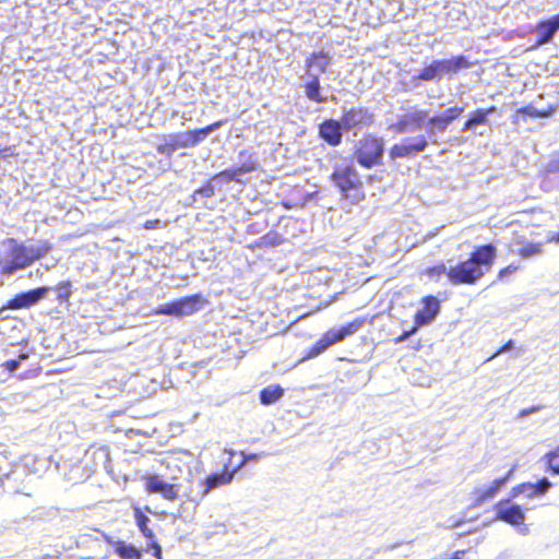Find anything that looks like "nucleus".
<instances>
[{"mask_svg": "<svg viewBox=\"0 0 559 559\" xmlns=\"http://www.w3.org/2000/svg\"><path fill=\"white\" fill-rule=\"evenodd\" d=\"M498 255L497 248L491 245L475 247L465 260L449 267L447 280L451 285H476L493 266Z\"/></svg>", "mask_w": 559, "mask_h": 559, "instance_id": "nucleus-1", "label": "nucleus"}, {"mask_svg": "<svg viewBox=\"0 0 559 559\" xmlns=\"http://www.w3.org/2000/svg\"><path fill=\"white\" fill-rule=\"evenodd\" d=\"M8 241L11 245L7 252L8 259H0V275L2 276H10L20 270L26 269L34 261L47 255L52 249V245L48 240H43L37 247L31 249L13 238Z\"/></svg>", "mask_w": 559, "mask_h": 559, "instance_id": "nucleus-2", "label": "nucleus"}, {"mask_svg": "<svg viewBox=\"0 0 559 559\" xmlns=\"http://www.w3.org/2000/svg\"><path fill=\"white\" fill-rule=\"evenodd\" d=\"M330 179L348 204L356 205L366 199L362 180L353 163L335 165Z\"/></svg>", "mask_w": 559, "mask_h": 559, "instance_id": "nucleus-3", "label": "nucleus"}, {"mask_svg": "<svg viewBox=\"0 0 559 559\" xmlns=\"http://www.w3.org/2000/svg\"><path fill=\"white\" fill-rule=\"evenodd\" d=\"M225 123L224 119L216 120L203 128L164 135L163 142L156 146L160 155L171 157L179 148L193 147L201 143L210 133L218 130Z\"/></svg>", "mask_w": 559, "mask_h": 559, "instance_id": "nucleus-4", "label": "nucleus"}, {"mask_svg": "<svg viewBox=\"0 0 559 559\" xmlns=\"http://www.w3.org/2000/svg\"><path fill=\"white\" fill-rule=\"evenodd\" d=\"M384 141L372 133H366L355 145L354 155L359 165L365 168L382 164Z\"/></svg>", "mask_w": 559, "mask_h": 559, "instance_id": "nucleus-5", "label": "nucleus"}, {"mask_svg": "<svg viewBox=\"0 0 559 559\" xmlns=\"http://www.w3.org/2000/svg\"><path fill=\"white\" fill-rule=\"evenodd\" d=\"M365 318H356L337 329H330L325 331L321 337L309 348L307 357H316L325 352L331 346L342 342L349 335L357 332L365 324Z\"/></svg>", "mask_w": 559, "mask_h": 559, "instance_id": "nucleus-6", "label": "nucleus"}, {"mask_svg": "<svg viewBox=\"0 0 559 559\" xmlns=\"http://www.w3.org/2000/svg\"><path fill=\"white\" fill-rule=\"evenodd\" d=\"M239 157L246 158L239 166L224 169L211 177V180H219L224 183L239 182V177L250 174L259 168V163L248 150H241Z\"/></svg>", "mask_w": 559, "mask_h": 559, "instance_id": "nucleus-7", "label": "nucleus"}, {"mask_svg": "<svg viewBox=\"0 0 559 559\" xmlns=\"http://www.w3.org/2000/svg\"><path fill=\"white\" fill-rule=\"evenodd\" d=\"M428 146L425 135L420 134L415 138H405L400 143L393 144L389 150L391 159L411 158L424 152Z\"/></svg>", "mask_w": 559, "mask_h": 559, "instance_id": "nucleus-8", "label": "nucleus"}, {"mask_svg": "<svg viewBox=\"0 0 559 559\" xmlns=\"http://www.w3.org/2000/svg\"><path fill=\"white\" fill-rule=\"evenodd\" d=\"M344 131L365 129L373 124L374 115L366 107L357 106L345 110L340 119Z\"/></svg>", "mask_w": 559, "mask_h": 559, "instance_id": "nucleus-9", "label": "nucleus"}, {"mask_svg": "<svg viewBox=\"0 0 559 559\" xmlns=\"http://www.w3.org/2000/svg\"><path fill=\"white\" fill-rule=\"evenodd\" d=\"M49 290L50 288L48 286H40L24 293L16 294L14 297L9 299L0 310H17L31 308L44 299Z\"/></svg>", "mask_w": 559, "mask_h": 559, "instance_id": "nucleus-10", "label": "nucleus"}, {"mask_svg": "<svg viewBox=\"0 0 559 559\" xmlns=\"http://www.w3.org/2000/svg\"><path fill=\"white\" fill-rule=\"evenodd\" d=\"M495 520L502 521L513 526L522 525L525 521V509L511 503L510 498L499 500L496 506Z\"/></svg>", "mask_w": 559, "mask_h": 559, "instance_id": "nucleus-11", "label": "nucleus"}, {"mask_svg": "<svg viewBox=\"0 0 559 559\" xmlns=\"http://www.w3.org/2000/svg\"><path fill=\"white\" fill-rule=\"evenodd\" d=\"M319 138L330 146H338L343 140V124L336 119H324L318 127Z\"/></svg>", "mask_w": 559, "mask_h": 559, "instance_id": "nucleus-12", "label": "nucleus"}, {"mask_svg": "<svg viewBox=\"0 0 559 559\" xmlns=\"http://www.w3.org/2000/svg\"><path fill=\"white\" fill-rule=\"evenodd\" d=\"M145 490L148 493H159L164 499L170 501L178 498V485L165 483L156 474L145 477Z\"/></svg>", "mask_w": 559, "mask_h": 559, "instance_id": "nucleus-13", "label": "nucleus"}, {"mask_svg": "<svg viewBox=\"0 0 559 559\" xmlns=\"http://www.w3.org/2000/svg\"><path fill=\"white\" fill-rule=\"evenodd\" d=\"M421 304L423 307L414 316V323L418 328L431 323L440 311V300L432 295L423 297Z\"/></svg>", "mask_w": 559, "mask_h": 559, "instance_id": "nucleus-14", "label": "nucleus"}, {"mask_svg": "<svg viewBox=\"0 0 559 559\" xmlns=\"http://www.w3.org/2000/svg\"><path fill=\"white\" fill-rule=\"evenodd\" d=\"M245 461H242L240 464H238L236 467L228 471L225 468L224 471L219 473H213L206 476L203 483H201V486L203 487L201 495L199 496V499H202L205 497L212 489L227 485L231 481L233 476L235 472L240 468L243 465Z\"/></svg>", "mask_w": 559, "mask_h": 559, "instance_id": "nucleus-15", "label": "nucleus"}, {"mask_svg": "<svg viewBox=\"0 0 559 559\" xmlns=\"http://www.w3.org/2000/svg\"><path fill=\"white\" fill-rule=\"evenodd\" d=\"M559 29V13L547 20H542L536 25V46L549 43Z\"/></svg>", "mask_w": 559, "mask_h": 559, "instance_id": "nucleus-16", "label": "nucleus"}, {"mask_svg": "<svg viewBox=\"0 0 559 559\" xmlns=\"http://www.w3.org/2000/svg\"><path fill=\"white\" fill-rule=\"evenodd\" d=\"M427 112L424 110H416L399 118L395 123V130L399 133H405L407 131L421 128Z\"/></svg>", "mask_w": 559, "mask_h": 559, "instance_id": "nucleus-17", "label": "nucleus"}, {"mask_svg": "<svg viewBox=\"0 0 559 559\" xmlns=\"http://www.w3.org/2000/svg\"><path fill=\"white\" fill-rule=\"evenodd\" d=\"M464 112V107L454 106L445 109L441 115L433 116L429 119V123L439 132H444L448 127Z\"/></svg>", "mask_w": 559, "mask_h": 559, "instance_id": "nucleus-18", "label": "nucleus"}, {"mask_svg": "<svg viewBox=\"0 0 559 559\" xmlns=\"http://www.w3.org/2000/svg\"><path fill=\"white\" fill-rule=\"evenodd\" d=\"M440 69L441 75L443 74H454L462 69H468L474 66V62H471L465 56L459 55L451 59H440L437 60Z\"/></svg>", "mask_w": 559, "mask_h": 559, "instance_id": "nucleus-19", "label": "nucleus"}, {"mask_svg": "<svg viewBox=\"0 0 559 559\" xmlns=\"http://www.w3.org/2000/svg\"><path fill=\"white\" fill-rule=\"evenodd\" d=\"M183 317L192 316L204 308L209 300L202 294H193L180 298Z\"/></svg>", "mask_w": 559, "mask_h": 559, "instance_id": "nucleus-20", "label": "nucleus"}, {"mask_svg": "<svg viewBox=\"0 0 559 559\" xmlns=\"http://www.w3.org/2000/svg\"><path fill=\"white\" fill-rule=\"evenodd\" d=\"M331 63V57L329 52L320 50L313 51L306 59L305 67L307 70L317 69L320 73H325Z\"/></svg>", "mask_w": 559, "mask_h": 559, "instance_id": "nucleus-21", "label": "nucleus"}, {"mask_svg": "<svg viewBox=\"0 0 559 559\" xmlns=\"http://www.w3.org/2000/svg\"><path fill=\"white\" fill-rule=\"evenodd\" d=\"M285 242V237L276 230H270L259 239H257L253 243L249 246L250 249H267L277 247Z\"/></svg>", "mask_w": 559, "mask_h": 559, "instance_id": "nucleus-22", "label": "nucleus"}, {"mask_svg": "<svg viewBox=\"0 0 559 559\" xmlns=\"http://www.w3.org/2000/svg\"><path fill=\"white\" fill-rule=\"evenodd\" d=\"M302 86L305 95L309 100L316 104H322L325 102V97L322 95L321 83L318 75H312Z\"/></svg>", "mask_w": 559, "mask_h": 559, "instance_id": "nucleus-23", "label": "nucleus"}, {"mask_svg": "<svg viewBox=\"0 0 559 559\" xmlns=\"http://www.w3.org/2000/svg\"><path fill=\"white\" fill-rule=\"evenodd\" d=\"M496 111L495 106H490L488 108H479L474 110L468 119L464 122L462 130L469 131L474 129L476 126L485 124L487 122V118L489 115Z\"/></svg>", "mask_w": 559, "mask_h": 559, "instance_id": "nucleus-24", "label": "nucleus"}, {"mask_svg": "<svg viewBox=\"0 0 559 559\" xmlns=\"http://www.w3.org/2000/svg\"><path fill=\"white\" fill-rule=\"evenodd\" d=\"M552 107L546 109H536L533 105L530 104L516 109L512 116V122L519 123L521 121V116H530L532 118H546L552 115Z\"/></svg>", "mask_w": 559, "mask_h": 559, "instance_id": "nucleus-25", "label": "nucleus"}, {"mask_svg": "<svg viewBox=\"0 0 559 559\" xmlns=\"http://www.w3.org/2000/svg\"><path fill=\"white\" fill-rule=\"evenodd\" d=\"M114 550L120 559H142V551L124 540L115 542Z\"/></svg>", "mask_w": 559, "mask_h": 559, "instance_id": "nucleus-26", "label": "nucleus"}, {"mask_svg": "<svg viewBox=\"0 0 559 559\" xmlns=\"http://www.w3.org/2000/svg\"><path fill=\"white\" fill-rule=\"evenodd\" d=\"M133 514L135 524L140 530L141 534L143 535V537H145L146 539H152L153 537H155L154 531L148 526L151 522L150 518L145 515L139 507H134Z\"/></svg>", "mask_w": 559, "mask_h": 559, "instance_id": "nucleus-27", "label": "nucleus"}, {"mask_svg": "<svg viewBox=\"0 0 559 559\" xmlns=\"http://www.w3.org/2000/svg\"><path fill=\"white\" fill-rule=\"evenodd\" d=\"M154 316H174L176 318H182L180 298L170 302L159 305L151 311Z\"/></svg>", "mask_w": 559, "mask_h": 559, "instance_id": "nucleus-28", "label": "nucleus"}, {"mask_svg": "<svg viewBox=\"0 0 559 559\" xmlns=\"http://www.w3.org/2000/svg\"><path fill=\"white\" fill-rule=\"evenodd\" d=\"M542 462L546 473L559 475V445L546 452L542 457Z\"/></svg>", "mask_w": 559, "mask_h": 559, "instance_id": "nucleus-29", "label": "nucleus"}, {"mask_svg": "<svg viewBox=\"0 0 559 559\" xmlns=\"http://www.w3.org/2000/svg\"><path fill=\"white\" fill-rule=\"evenodd\" d=\"M284 394V389L278 385H270L261 390L259 396L263 405H270L278 401Z\"/></svg>", "mask_w": 559, "mask_h": 559, "instance_id": "nucleus-30", "label": "nucleus"}, {"mask_svg": "<svg viewBox=\"0 0 559 559\" xmlns=\"http://www.w3.org/2000/svg\"><path fill=\"white\" fill-rule=\"evenodd\" d=\"M442 75L440 73L438 61L435 60L430 64L424 67L419 73L417 74L416 79L419 81H432L436 79H440Z\"/></svg>", "mask_w": 559, "mask_h": 559, "instance_id": "nucleus-31", "label": "nucleus"}, {"mask_svg": "<svg viewBox=\"0 0 559 559\" xmlns=\"http://www.w3.org/2000/svg\"><path fill=\"white\" fill-rule=\"evenodd\" d=\"M523 487H528V497L545 495L551 487V483L546 478H540L537 483H523Z\"/></svg>", "mask_w": 559, "mask_h": 559, "instance_id": "nucleus-32", "label": "nucleus"}, {"mask_svg": "<svg viewBox=\"0 0 559 559\" xmlns=\"http://www.w3.org/2000/svg\"><path fill=\"white\" fill-rule=\"evenodd\" d=\"M543 252L542 242H526L518 251L516 254L522 259H528Z\"/></svg>", "mask_w": 559, "mask_h": 559, "instance_id": "nucleus-33", "label": "nucleus"}, {"mask_svg": "<svg viewBox=\"0 0 559 559\" xmlns=\"http://www.w3.org/2000/svg\"><path fill=\"white\" fill-rule=\"evenodd\" d=\"M57 301L59 304L68 302L72 295V285L70 281H61L56 284Z\"/></svg>", "mask_w": 559, "mask_h": 559, "instance_id": "nucleus-34", "label": "nucleus"}, {"mask_svg": "<svg viewBox=\"0 0 559 559\" xmlns=\"http://www.w3.org/2000/svg\"><path fill=\"white\" fill-rule=\"evenodd\" d=\"M499 491L491 485L486 488L476 489L474 491V500L477 504L484 503L485 501L493 498Z\"/></svg>", "mask_w": 559, "mask_h": 559, "instance_id": "nucleus-35", "label": "nucleus"}, {"mask_svg": "<svg viewBox=\"0 0 559 559\" xmlns=\"http://www.w3.org/2000/svg\"><path fill=\"white\" fill-rule=\"evenodd\" d=\"M499 491L491 485L486 488L476 489L474 491V500L477 504L484 503L485 501L493 498Z\"/></svg>", "mask_w": 559, "mask_h": 559, "instance_id": "nucleus-36", "label": "nucleus"}, {"mask_svg": "<svg viewBox=\"0 0 559 559\" xmlns=\"http://www.w3.org/2000/svg\"><path fill=\"white\" fill-rule=\"evenodd\" d=\"M448 267L443 262H440L436 265L429 266L425 270V275L430 278L439 280L442 275L447 276Z\"/></svg>", "mask_w": 559, "mask_h": 559, "instance_id": "nucleus-37", "label": "nucleus"}, {"mask_svg": "<svg viewBox=\"0 0 559 559\" xmlns=\"http://www.w3.org/2000/svg\"><path fill=\"white\" fill-rule=\"evenodd\" d=\"M515 465H513L508 472L506 475L499 477V478H496L490 485L497 489L498 491H500L504 486L509 481V479L513 476V473L515 471Z\"/></svg>", "mask_w": 559, "mask_h": 559, "instance_id": "nucleus-38", "label": "nucleus"}, {"mask_svg": "<svg viewBox=\"0 0 559 559\" xmlns=\"http://www.w3.org/2000/svg\"><path fill=\"white\" fill-rule=\"evenodd\" d=\"M153 551V556L155 559H163V551L160 545L156 540V536L152 539H147V544L145 547V551Z\"/></svg>", "mask_w": 559, "mask_h": 559, "instance_id": "nucleus-39", "label": "nucleus"}, {"mask_svg": "<svg viewBox=\"0 0 559 559\" xmlns=\"http://www.w3.org/2000/svg\"><path fill=\"white\" fill-rule=\"evenodd\" d=\"M212 180L206 181L200 188L195 190V193L203 198H212L215 194V188L211 182Z\"/></svg>", "mask_w": 559, "mask_h": 559, "instance_id": "nucleus-40", "label": "nucleus"}, {"mask_svg": "<svg viewBox=\"0 0 559 559\" xmlns=\"http://www.w3.org/2000/svg\"><path fill=\"white\" fill-rule=\"evenodd\" d=\"M26 358H27V354L23 353L19 356V359H9V360L4 361L2 364V367L10 372L15 371L20 367V360H23Z\"/></svg>", "mask_w": 559, "mask_h": 559, "instance_id": "nucleus-41", "label": "nucleus"}, {"mask_svg": "<svg viewBox=\"0 0 559 559\" xmlns=\"http://www.w3.org/2000/svg\"><path fill=\"white\" fill-rule=\"evenodd\" d=\"M519 270V265L515 264H509L498 272V280H504L506 277L510 276L511 274L515 273Z\"/></svg>", "mask_w": 559, "mask_h": 559, "instance_id": "nucleus-42", "label": "nucleus"}, {"mask_svg": "<svg viewBox=\"0 0 559 559\" xmlns=\"http://www.w3.org/2000/svg\"><path fill=\"white\" fill-rule=\"evenodd\" d=\"M418 326L414 323V326L408 330V331H404L401 335L396 336L393 342L395 344H399V343H402L404 342L406 338H408L412 334H414L416 331H417Z\"/></svg>", "mask_w": 559, "mask_h": 559, "instance_id": "nucleus-43", "label": "nucleus"}, {"mask_svg": "<svg viewBox=\"0 0 559 559\" xmlns=\"http://www.w3.org/2000/svg\"><path fill=\"white\" fill-rule=\"evenodd\" d=\"M513 346V341L512 340H509L506 344H503L501 347H499L491 356H489L487 358V361L493 359L495 357H497L498 355H500L501 353L510 349L511 347Z\"/></svg>", "mask_w": 559, "mask_h": 559, "instance_id": "nucleus-44", "label": "nucleus"}, {"mask_svg": "<svg viewBox=\"0 0 559 559\" xmlns=\"http://www.w3.org/2000/svg\"><path fill=\"white\" fill-rule=\"evenodd\" d=\"M164 226H165V224H162V222L159 219H148L143 224V227L145 229H156V228H160Z\"/></svg>", "mask_w": 559, "mask_h": 559, "instance_id": "nucleus-45", "label": "nucleus"}, {"mask_svg": "<svg viewBox=\"0 0 559 559\" xmlns=\"http://www.w3.org/2000/svg\"><path fill=\"white\" fill-rule=\"evenodd\" d=\"M11 156H15V154L13 153V150L11 147H9V146L0 147V159L11 157Z\"/></svg>", "mask_w": 559, "mask_h": 559, "instance_id": "nucleus-46", "label": "nucleus"}, {"mask_svg": "<svg viewBox=\"0 0 559 559\" xmlns=\"http://www.w3.org/2000/svg\"><path fill=\"white\" fill-rule=\"evenodd\" d=\"M527 491L528 492V487H523V483L513 487L512 490H511V496L512 497H515L522 492H525Z\"/></svg>", "mask_w": 559, "mask_h": 559, "instance_id": "nucleus-47", "label": "nucleus"}, {"mask_svg": "<svg viewBox=\"0 0 559 559\" xmlns=\"http://www.w3.org/2000/svg\"><path fill=\"white\" fill-rule=\"evenodd\" d=\"M539 409H540V406H534L532 408L521 411L520 415L521 416H526V415H528V414H531L533 412L539 411Z\"/></svg>", "mask_w": 559, "mask_h": 559, "instance_id": "nucleus-48", "label": "nucleus"}, {"mask_svg": "<svg viewBox=\"0 0 559 559\" xmlns=\"http://www.w3.org/2000/svg\"><path fill=\"white\" fill-rule=\"evenodd\" d=\"M548 242H559V231L551 234L548 239Z\"/></svg>", "mask_w": 559, "mask_h": 559, "instance_id": "nucleus-49", "label": "nucleus"}]
</instances>
